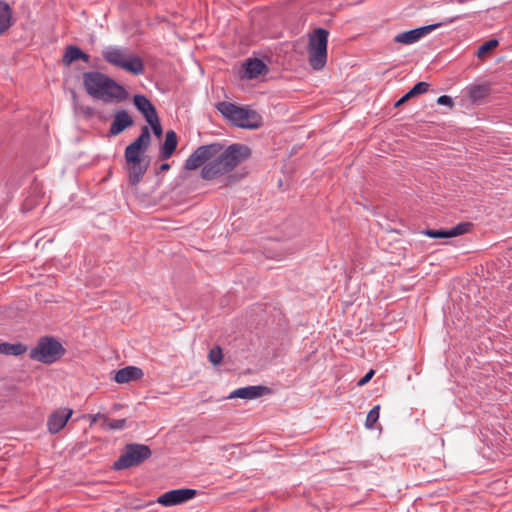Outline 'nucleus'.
I'll return each instance as SVG.
<instances>
[{
    "label": "nucleus",
    "mask_w": 512,
    "mask_h": 512,
    "mask_svg": "<svg viewBox=\"0 0 512 512\" xmlns=\"http://www.w3.org/2000/svg\"><path fill=\"white\" fill-rule=\"evenodd\" d=\"M170 168V165L167 164V163H163L161 166H160V170L161 171H166V170H169Z\"/></svg>",
    "instance_id": "obj_34"
},
{
    "label": "nucleus",
    "mask_w": 512,
    "mask_h": 512,
    "mask_svg": "<svg viewBox=\"0 0 512 512\" xmlns=\"http://www.w3.org/2000/svg\"><path fill=\"white\" fill-rule=\"evenodd\" d=\"M375 374V371L373 369L369 370L365 376H363L359 381H358V386H364L366 385L371 379L372 377L374 376Z\"/></svg>",
    "instance_id": "obj_30"
},
{
    "label": "nucleus",
    "mask_w": 512,
    "mask_h": 512,
    "mask_svg": "<svg viewBox=\"0 0 512 512\" xmlns=\"http://www.w3.org/2000/svg\"><path fill=\"white\" fill-rule=\"evenodd\" d=\"M149 166V161L128 162L126 169L128 172L129 183L133 186L137 185L143 178Z\"/></svg>",
    "instance_id": "obj_14"
},
{
    "label": "nucleus",
    "mask_w": 512,
    "mask_h": 512,
    "mask_svg": "<svg viewBox=\"0 0 512 512\" xmlns=\"http://www.w3.org/2000/svg\"><path fill=\"white\" fill-rule=\"evenodd\" d=\"M459 17H454V18H451L449 21H447L446 23H452L454 20L458 19Z\"/></svg>",
    "instance_id": "obj_35"
},
{
    "label": "nucleus",
    "mask_w": 512,
    "mask_h": 512,
    "mask_svg": "<svg viewBox=\"0 0 512 512\" xmlns=\"http://www.w3.org/2000/svg\"><path fill=\"white\" fill-rule=\"evenodd\" d=\"M132 125V117L126 111L120 110L116 112L114 116V120L110 127V133L112 135H118Z\"/></svg>",
    "instance_id": "obj_16"
},
{
    "label": "nucleus",
    "mask_w": 512,
    "mask_h": 512,
    "mask_svg": "<svg viewBox=\"0 0 512 512\" xmlns=\"http://www.w3.org/2000/svg\"><path fill=\"white\" fill-rule=\"evenodd\" d=\"M89 55L84 53L81 49L76 46H68L63 54L62 63L65 66H69L76 60H83L84 62L89 61Z\"/></svg>",
    "instance_id": "obj_18"
},
{
    "label": "nucleus",
    "mask_w": 512,
    "mask_h": 512,
    "mask_svg": "<svg viewBox=\"0 0 512 512\" xmlns=\"http://www.w3.org/2000/svg\"><path fill=\"white\" fill-rule=\"evenodd\" d=\"M196 495L193 489H175L162 494L157 502L163 506H174L182 504Z\"/></svg>",
    "instance_id": "obj_9"
},
{
    "label": "nucleus",
    "mask_w": 512,
    "mask_h": 512,
    "mask_svg": "<svg viewBox=\"0 0 512 512\" xmlns=\"http://www.w3.org/2000/svg\"><path fill=\"white\" fill-rule=\"evenodd\" d=\"M104 418H107V416L102 415L100 413L90 416V423L91 425L95 424L97 421H101V427H104Z\"/></svg>",
    "instance_id": "obj_32"
},
{
    "label": "nucleus",
    "mask_w": 512,
    "mask_h": 512,
    "mask_svg": "<svg viewBox=\"0 0 512 512\" xmlns=\"http://www.w3.org/2000/svg\"><path fill=\"white\" fill-rule=\"evenodd\" d=\"M135 107L142 113L145 120L157 116V111L151 101L144 95H135L133 98Z\"/></svg>",
    "instance_id": "obj_17"
},
{
    "label": "nucleus",
    "mask_w": 512,
    "mask_h": 512,
    "mask_svg": "<svg viewBox=\"0 0 512 512\" xmlns=\"http://www.w3.org/2000/svg\"><path fill=\"white\" fill-rule=\"evenodd\" d=\"M83 84L91 97L106 103L120 102L127 97V92L121 85L101 72L84 73Z\"/></svg>",
    "instance_id": "obj_2"
},
{
    "label": "nucleus",
    "mask_w": 512,
    "mask_h": 512,
    "mask_svg": "<svg viewBox=\"0 0 512 512\" xmlns=\"http://www.w3.org/2000/svg\"><path fill=\"white\" fill-rule=\"evenodd\" d=\"M151 456V450L144 444H127L121 456L114 462L113 468L115 470L127 469L141 464L143 461Z\"/></svg>",
    "instance_id": "obj_7"
},
{
    "label": "nucleus",
    "mask_w": 512,
    "mask_h": 512,
    "mask_svg": "<svg viewBox=\"0 0 512 512\" xmlns=\"http://www.w3.org/2000/svg\"><path fill=\"white\" fill-rule=\"evenodd\" d=\"M208 359L212 365L218 366L223 360L222 349L219 346L212 348L208 353Z\"/></svg>",
    "instance_id": "obj_27"
},
{
    "label": "nucleus",
    "mask_w": 512,
    "mask_h": 512,
    "mask_svg": "<svg viewBox=\"0 0 512 512\" xmlns=\"http://www.w3.org/2000/svg\"><path fill=\"white\" fill-rule=\"evenodd\" d=\"M126 426L125 419L118 420H110L108 417L104 418V427L105 430H121Z\"/></svg>",
    "instance_id": "obj_26"
},
{
    "label": "nucleus",
    "mask_w": 512,
    "mask_h": 512,
    "mask_svg": "<svg viewBox=\"0 0 512 512\" xmlns=\"http://www.w3.org/2000/svg\"><path fill=\"white\" fill-rule=\"evenodd\" d=\"M471 223H459L451 229L432 230L427 229L423 231V234L430 238H452L463 235L469 231Z\"/></svg>",
    "instance_id": "obj_12"
},
{
    "label": "nucleus",
    "mask_w": 512,
    "mask_h": 512,
    "mask_svg": "<svg viewBox=\"0 0 512 512\" xmlns=\"http://www.w3.org/2000/svg\"><path fill=\"white\" fill-rule=\"evenodd\" d=\"M151 136L149 128L144 126L141 130V134L125 149V161L128 162H140L146 161L144 153L150 145Z\"/></svg>",
    "instance_id": "obj_8"
},
{
    "label": "nucleus",
    "mask_w": 512,
    "mask_h": 512,
    "mask_svg": "<svg viewBox=\"0 0 512 512\" xmlns=\"http://www.w3.org/2000/svg\"><path fill=\"white\" fill-rule=\"evenodd\" d=\"M409 99H411L410 97H408V93H406L404 96H402L396 103H395V107H399L401 106L402 104H404L405 102H407Z\"/></svg>",
    "instance_id": "obj_33"
},
{
    "label": "nucleus",
    "mask_w": 512,
    "mask_h": 512,
    "mask_svg": "<svg viewBox=\"0 0 512 512\" xmlns=\"http://www.w3.org/2000/svg\"><path fill=\"white\" fill-rule=\"evenodd\" d=\"M12 25V10L10 6L0 1V35Z\"/></svg>",
    "instance_id": "obj_21"
},
{
    "label": "nucleus",
    "mask_w": 512,
    "mask_h": 512,
    "mask_svg": "<svg viewBox=\"0 0 512 512\" xmlns=\"http://www.w3.org/2000/svg\"><path fill=\"white\" fill-rule=\"evenodd\" d=\"M147 122L149 123V125L151 126L152 128V131L153 133L158 137L160 138L162 136V126L160 124V120H159V117L158 115L147 120Z\"/></svg>",
    "instance_id": "obj_29"
},
{
    "label": "nucleus",
    "mask_w": 512,
    "mask_h": 512,
    "mask_svg": "<svg viewBox=\"0 0 512 512\" xmlns=\"http://www.w3.org/2000/svg\"><path fill=\"white\" fill-rule=\"evenodd\" d=\"M143 371L135 366H127L115 372L114 381L119 384L129 383L142 378Z\"/></svg>",
    "instance_id": "obj_15"
},
{
    "label": "nucleus",
    "mask_w": 512,
    "mask_h": 512,
    "mask_svg": "<svg viewBox=\"0 0 512 512\" xmlns=\"http://www.w3.org/2000/svg\"><path fill=\"white\" fill-rule=\"evenodd\" d=\"M250 155V148L244 144H231L225 148L221 143H211L195 149L185 161L184 168L189 171L201 168L203 180L227 187L238 181L234 170Z\"/></svg>",
    "instance_id": "obj_1"
},
{
    "label": "nucleus",
    "mask_w": 512,
    "mask_h": 512,
    "mask_svg": "<svg viewBox=\"0 0 512 512\" xmlns=\"http://www.w3.org/2000/svg\"><path fill=\"white\" fill-rule=\"evenodd\" d=\"M429 84L426 82H418L407 93L408 97L413 98L417 95L424 94L428 91Z\"/></svg>",
    "instance_id": "obj_28"
},
{
    "label": "nucleus",
    "mask_w": 512,
    "mask_h": 512,
    "mask_svg": "<svg viewBox=\"0 0 512 512\" xmlns=\"http://www.w3.org/2000/svg\"><path fill=\"white\" fill-rule=\"evenodd\" d=\"M64 352L65 349L59 341L53 337H42L31 349L29 357L44 364H52L60 359Z\"/></svg>",
    "instance_id": "obj_6"
},
{
    "label": "nucleus",
    "mask_w": 512,
    "mask_h": 512,
    "mask_svg": "<svg viewBox=\"0 0 512 512\" xmlns=\"http://www.w3.org/2000/svg\"><path fill=\"white\" fill-rule=\"evenodd\" d=\"M437 103L439 105H445V106H449V107H452L453 106V101H452V98L450 96H447V95H442L440 96L438 99H437Z\"/></svg>",
    "instance_id": "obj_31"
},
{
    "label": "nucleus",
    "mask_w": 512,
    "mask_h": 512,
    "mask_svg": "<svg viewBox=\"0 0 512 512\" xmlns=\"http://www.w3.org/2000/svg\"><path fill=\"white\" fill-rule=\"evenodd\" d=\"M268 391L269 389L264 386H246L232 391L228 398H241L246 400H252L261 397Z\"/></svg>",
    "instance_id": "obj_13"
},
{
    "label": "nucleus",
    "mask_w": 512,
    "mask_h": 512,
    "mask_svg": "<svg viewBox=\"0 0 512 512\" xmlns=\"http://www.w3.org/2000/svg\"><path fill=\"white\" fill-rule=\"evenodd\" d=\"M73 410L70 408H60L55 410L47 420V428L50 433L55 434L62 430L71 418Z\"/></svg>",
    "instance_id": "obj_11"
},
{
    "label": "nucleus",
    "mask_w": 512,
    "mask_h": 512,
    "mask_svg": "<svg viewBox=\"0 0 512 512\" xmlns=\"http://www.w3.org/2000/svg\"><path fill=\"white\" fill-rule=\"evenodd\" d=\"M24 352H26V347L23 344L2 343L1 354L18 356L23 354Z\"/></svg>",
    "instance_id": "obj_23"
},
{
    "label": "nucleus",
    "mask_w": 512,
    "mask_h": 512,
    "mask_svg": "<svg viewBox=\"0 0 512 512\" xmlns=\"http://www.w3.org/2000/svg\"><path fill=\"white\" fill-rule=\"evenodd\" d=\"M489 94V87L486 85H477L469 89V97L476 102L484 99Z\"/></svg>",
    "instance_id": "obj_22"
},
{
    "label": "nucleus",
    "mask_w": 512,
    "mask_h": 512,
    "mask_svg": "<svg viewBox=\"0 0 512 512\" xmlns=\"http://www.w3.org/2000/svg\"><path fill=\"white\" fill-rule=\"evenodd\" d=\"M217 109L233 125L240 128L256 129L262 124L261 116L253 110L229 102L218 103Z\"/></svg>",
    "instance_id": "obj_4"
},
{
    "label": "nucleus",
    "mask_w": 512,
    "mask_h": 512,
    "mask_svg": "<svg viewBox=\"0 0 512 512\" xmlns=\"http://www.w3.org/2000/svg\"><path fill=\"white\" fill-rule=\"evenodd\" d=\"M266 65L262 60L253 59L248 60L244 65V76L253 79L266 72Z\"/></svg>",
    "instance_id": "obj_19"
},
{
    "label": "nucleus",
    "mask_w": 512,
    "mask_h": 512,
    "mask_svg": "<svg viewBox=\"0 0 512 512\" xmlns=\"http://www.w3.org/2000/svg\"><path fill=\"white\" fill-rule=\"evenodd\" d=\"M177 135L173 130H169L166 132L165 141L161 147V158L169 159L177 148Z\"/></svg>",
    "instance_id": "obj_20"
},
{
    "label": "nucleus",
    "mask_w": 512,
    "mask_h": 512,
    "mask_svg": "<svg viewBox=\"0 0 512 512\" xmlns=\"http://www.w3.org/2000/svg\"><path fill=\"white\" fill-rule=\"evenodd\" d=\"M498 40L496 39H490L483 43L477 50L476 56L480 59H483L486 57V55L495 49L498 46Z\"/></svg>",
    "instance_id": "obj_24"
},
{
    "label": "nucleus",
    "mask_w": 512,
    "mask_h": 512,
    "mask_svg": "<svg viewBox=\"0 0 512 512\" xmlns=\"http://www.w3.org/2000/svg\"><path fill=\"white\" fill-rule=\"evenodd\" d=\"M442 24L443 23H437L399 33L394 37V41L396 43H401L405 45L413 44L420 40L422 37H424L426 34L440 27Z\"/></svg>",
    "instance_id": "obj_10"
},
{
    "label": "nucleus",
    "mask_w": 512,
    "mask_h": 512,
    "mask_svg": "<svg viewBox=\"0 0 512 512\" xmlns=\"http://www.w3.org/2000/svg\"><path fill=\"white\" fill-rule=\"evenodd\" d=\"M379 413H380V405L374 406L369 412L366 417L365 426L368 429H372L375 425V423L379 419Z\"/></svg>",
    "instance_id": "obj_25"
},
{
    "label": "nucleus",
    "mask_w": 512,
    "mask_h": 512,
    "mask_svg": "<svg viewBox=\"0 0 512 512\" xmlns=\"http://www.w3.org/2000/svg\"><path fill=\"white\" fill-rule=\"evenodd\" d=\"M0 353H2V343H0Z\"/></svg>",
    "instance_id": "obj_36"
},
{
    "label": "nucleus",
    "mask_w": 512,
    "mask_h": 512,
    "mask_svg": "<svg viewBox=\"0 0 512 512\" xmlns=\"http://www.w3.org/2000/svg\"><path fill=\"white\" fill-rule=\"evenodd\" d=\"M103 59L112 66L121 68L133 75L144 73V62L138 55L124 47L108 46L102 51Z\"/></svg>",
    "instance_id": "obj_3"
},
{
    "label": "nucleus",
    "mask_w": 512,
    "mask_h": 512,
    "mask_svg": "<svg viewBox=\"0 0 512 512\" xmlns=\"http://www.w3.org/2000/svg\"><path fill=\"white\" fill-rule=\"evenodd\" d=\"M328 31L322 28L314 30L308 44L309 64L314 70L322 69L327 62Z\"/></svg>",
    "instance_id": "obj_5"
}]
</instances>
